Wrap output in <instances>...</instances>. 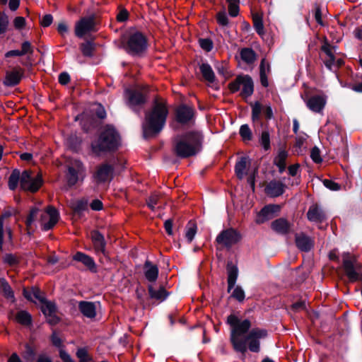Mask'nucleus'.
<instances>
[{"mask_svg":"<svg viewBox=\"0 0 362 362\" xmlns=\"http://www.w3.org/2000/svg\"><path fill=\"white\" fill-rule=\"evenodd\" d=\"M227 322L231 327L230 340L235 351L244 354L247 351V344L252 352L257 353L260 351L259 341L267 337L266 329L258 327L252 329L243 337V335L251 327V322L249 320L240 321L237 316L230 315L227 318Z\"/></svg>","mask_w":362,"mask_h":362,"instance_id":"f257e3e1","label":"nucleus"},{"mask_svg":"<svg viewBox=\"0 0 362 362\" xmlns=\"http://www.w3.org/2000/svg\"><path fill=\"white\" fill-rule=\"evenodd\" d=\"M168 115V110L165 103L156 100L151 110L146 114L145 122L143 124L144 136L158 134L165 124Z\"/></svg>","mask_w":362,"mask_h":362,"instance_id":"f03ea898","label":"nucleus"},{"mask_svg":"<svg viewBox=\"0 0 362 362\" xmlns=\"http://www.w3.org/2000/svg\"><path fill=\"white\" fill-rule=\"evenodd\" d=\"M168 115V110L165 103L156 100L151 110L146 114L145 122L143 124L144 136L158 134L165 124Z\"/></svg>","mask_w":362,"mask_h":362,"instance_id":"7ed1b4c3","label":"nucleus"},{"mask_svg":"<svg viewBox=\"0 0 362 362\" xmlns=\"http://www.w3.org/2000/svg\"><path fill=\"white\" fill-rule=\"evenodd\" d=\"M202 134L197 131H191L177 136L174 139V151L180 158H188L196 155L201 148Z\"/></svg>","mask_w":362,"mask_h":362,"instance_id":"20e7f679","label":"nucleus"},{"mask_svg":"<svg viewBox=\"0 0 362 362\" xmlns=\"http://www.w3.org/2000/svg\"><path fill=\"white\" fill-rule=\"evenodd\" d=\"M119 135L114 127L107 125L101 129L98 139L92 144V148L95 153L114 151L119 146Z\"/></svg>","mask_w":362,"mask_h":362,"instance_id":"39448f33","label":"nucleus"},{"mask_svg":"<svg viewBox=\"0 0 362 362\" xmlns=\"http://www.w3.org/2000/svg\"><path fill=\"white\" fill-rule=\"evenodd\" d=\"M123 48L130 55L141 56L147 48L146 37L139 32H135L123 43Z\"/></svg>","mask_w":362,"mask_h":362,"instance_id":"423d86ee","label":"nucleus"},{"mask_svg":"<svg viewBox=\"0 0 362 362\" xmlns=\"http://www.w3.org/2000/svg\"><path fill=\"white\" fill-rule=\"evenodd\" d=\"M85 176L86 170L83 163L78 160L71 161L66 174V189L74 186L78 181H83Z\"/></svg>","mask_w":362,"mask_h":362,"instance_id":"0eeeda50","label":"nucleus"},{"mask_svg":"<svg viewBox=\"0 0 362 362\" xmlns=\"http://www.w3.org/2000/svg\"><path fill=\"white\" fill-rule=\"evenodd\" d=\"M242 87L241 95L243 97L250 96L254 92V83L248 75L238 76L235 81L229 83V89L235 93Z\"/></svg>","mask_w":362,"mask_h":362,"instance_id":"6e6552de","label":"nucleus"},{"mask_svg":"<svg viewBox=\"0 0 362 362\" xmlns=\"http://www.w3.org/2000/svg\"><path fill=\"white\" fill-rule=\"evenodd\" d=\"M124 97L127 105L137 112L146 101L144 93L137 89H126Z\"/></svg>","mask_w":362,"mask_h":362,"instance_id":"1a4fd4ad","label":"nucleus"},{"mask_svg":"<svg viewBox=\"0 0 362 362\" xmlns=\"http://www.w3.org/2000/svg\"><path fill=\"white\" fill-rule=\"evenodd\" d=\"M42 178L40 174L35 177L32 175L30 170H24L21 174V189L31 192H37L42 185Z\"/></svg>","mask_w":362,"mask_h":362,"instance_id":"9d476101","label":"nucleus"},{"mask_svg":"<svg viewBox=\"0 0 362 362\" xmlns=\"http://www.w3.org/2000/svg\"><path fill=\"white\" fill-rule=\"evenodd\" d=\"M241 239L240 234L233 228H228L221 231L216 237V241L227 248H230Z\"/></svg>","mask_w":362,"mask_h":362,"instance_id":"9b49d317","label":"nucleus"},{"mask_svg":"<svg viewBox=\"0 0 362 362\" xmlns=\"http://www.w3.org/2000/svg\"><path fill=\"white\" fill-rule=\"evenodd\" d=\"M195 110L193 107L181 105L175 110V119L178 123L192 125L194 122Z\"/></svg>","mask_w":362,"mask_h":362,"instance_id":"f8f14e48","label":"nucleus"},{"mask_svg":"<svg viewBox=\"0 0 362 362\" xmlns=\"http://www.w3.org/2000/svg\"><path fill=\"white\" fill-rule=\"evenodd\" d=\"M59 220V212L53 206H48L47 210L40 214L41 227L43 230L52 228Z\"/></svg>","mask_w":362,"mask_h":362,"instance_id":"ddd939ff","label":"nucleus"},{"mask_svg":"<svg viewBox=\"0 0 362 362\" xmlns=\"http://www.w3.org/2000/svg\"><path fill=\"white\" fill-rule=\"evenodd\" d=\"M356 258L350 256L349 253L343 255V267L344 272L351 281L362 280V276L355 268Z\"/></svg>","mask_w":362,"mask_h":362,"instance_id":"4468645a","label":"nucleus"},{"mask_svg":"<svg viewBox=\"0 0 362 362\" xmlns=\"http://www.w3.org/2000/svg\"><path fill=\"white\" fill-rule=\"evenodd\" d=\"M94 16L81 18L75 25V35L78 37H83L86 33L94 31Z\"/></svg>","mask_w":362,"mask_h":362,"instance_id":"2eb2a0df","label":"nucleus"},{"mask_svg":"<svg viewBox=\"0 0 362 362\" xmlns=\"http://www.w3.org/2000/svg\"><path fill=\"white\" fill-rule=\"evenodd\" d=\"M114 169L108 164H102L96 168L93 174V180L97 184L110 181L113 177Z\"/></svg>","mask_w":362,"mask_h":362,"instance_id":"dca6fc26","label":"nucleus"},{"mask_svg":"<svg viewBox=\"0 0 362 362\" xmlns=\"http://www.w3.org/2000/svg\"><path fill=\"white\" fill-rule=\"evenodd\" d=\"M279 211L280 206L279 205L270 204L265 206L257 214L255 221L257 224H262L273 218Z\"/></svg>","mask_w":362,"mask_h":362,"instance_id":"f3484780","label":"nucleus"},{"mask_svg":"<svg viewBox=\"0 0 362 362\" xmlns=\"http://www.w3.org/2000/svg\"><path fill=\"white\" fill-rule=\"evenodd\" d=\"M252 107V119L253 122H258L260 119V115L264 113L267 119L273 117V112L271 106H263L259 102L257 101L251 104Z\"/></svg>","mask_w":362,"mask_h":362,"instance_id":"a211bd4d","label":"nucleus"},{"mask_svg":"<svg viewBox=\"0 0 362 362\" xmlns=\"http://www.w3.org/2000/svg\"><path fill=\"white\" fill-rule=\"evenodd\" d=\"M307 217L311 222L322 223L327 218V215L320 206L313 204L307 212Z\"/></svg>","mask_w":362,"mask_h":362,"instance_id":"6ab92c4d","label":"nucleus"},{"mask_svg":"<svg viewBox=\"0 0 362 362\" xmlns=\"http://www.w3.org/2000/svg\"><path fill=\"white\" fill-rule=\"evenodd\" d=\"M295 241L297 247L303 252L310 251L314 246V240L303 233L296 234Z\"/></svg>","mask_w":362,"mask_h":362,"instance_id":"aec40b11","label":"nucleus"},{"mask_svg":"<svg viewBox=\"0 0 362 362\" xmlns=\"http://www.w3.org/2000/svg\"><path fill=\"white\" fill-rule=\"evenodd\" d=\"M326 98L322 95H313L306 100L307 107L313 112L319 113L325 107Z\"/></svg>","mask_w":362,"mask_h":362,"instance_id":"412c9836","label":"nucleus"},{"mask_svg":"<svg viewBox=\"0 0 362 362\" xmlns=\"http://www.w3.org/2000/svg\"><path fill=\"white\" fill-rule=\"evenodd\" d=\"M99 302L80 301L78 309L86 317L93 319L96 316V305Z\"/></svg>","mask_w":362,"mask_h":362,"instance_id":"4be33fe9","label":"nucleus"},{"mask_svg":"<svg viewBox=\"0 0 362 362\" xmlns=\"http://www.w3.org/2000/svg\"><path fill=\"white\" fill-rule=\"evenodd\" d=\"M73 259L79 262H81L87 269L93 272H97V266L94 259L81 252H77L73 257Z\"/></svg>","mask_w":362,"mask_h":362,"instance_id":"5701e85b","label":"nucleus"},{"mask_svg":"<svg viewBox=\"0 0 362 362\" xmlns=\"http://www.w3.org/2000/svg\"><path fill=\"white\" fill-rule=\"evenodd\" d=\"M286 185L280 181L272 180L265 187L266 193L270 197H276L284 192Z\"/></svg>","mask_w":362,"mask_h":362,"instance_id":"b1692460","label":"nucleus"},{"mask_svg":"<svg viewBox=\"0 0 362 362\" xmlns=\"http://www.w3.org/2000/svg\"><path fill=\"white\" fill-rule=\"evenodd\" d=\"M271 228L276 233L285 235L289 233L291 224L286 219L280 218L272 222Z\"/></svg>","mask_w":362,"mask_h":362,"instance_id":"393cba45","label":"nucleus"},{"mask_svg":"<svg viewBox=\"0 0 362 362\" xmlns=\"http://www.w3.org/2000/svg\"><path fill=\"white\" fill-rule=\"evenodd\" d=\"M250 165V160L248 157L243 156L236 162L235 172L237 177L242 180L247 175L248 168Z\"/></svg>","mask_w":362,"mask_h":362,"instance_id":"a878e982","label":"nucleus"},{"mask_svg":"<svg viewBox=\"0 0 362 362\" xmlns=\"http://www.w3.org/2000/svg\"><path fill=\"white\" fill-rule=\"evenodd\" d=\"M91 239L97 252L105 254L106 243L104 236L98 230L91 232Z\"/></svg>","mask_w":362,"mask_h":362,"instance_id":"bb28decb","label":"nucleus"},{"mask_svg":"<svg viewBox=\"0 0 362 362\" xmlns=\"http://www.w3.org/2000/svg\"><path fill=\"white\" fill-rule=\"evenodd\" d=\"M144 269L145 277L148 281L154 282L157 280L158 268L156 265L153 264L150 261H146Z\"/></svg>","mask_w":362,"mask_h":362,"instance_id":"cd10ccee","label":"nucleus"},{"mask_svg":"<svg viewBox=\"0 0 362 362\" xmlns=\"http://www.w3.org/2000/svg\"><path fill=\"white\" fill-rule=\"evenodd\" d=\"M22 76L23 71L21 69L7 72L4 83L6 86H14L20 82Z\"/></svg>","mask_w":362,"mask_h":362,"instance_id":"c85d7f7f","label":"nucleus"},{"mask_svg":"<svg viewBox=\"0 0 362 362\" xmlns=\"http://www.w3.org/2000/svg\"><path fill=\"white\" fill-rule=\"evenodd\" d=\"M227 272H228V291L230 292L232 288H234L238 275V267L234 265L232 262H228L227 264Z\"/></svg>","mask_w":362,"mask_h":362,"instance_id":"c756f323","label":"nucleus"},{"mask_svg":"<svg viewBox=\"0 0 362 362\" xmlns=\"http://www.w3.org/2000/svg\"><path fill=\"white\" fill-rule=\"evenodd\" d=\"M199 69L205 81L209 83H214L215 81L216 76L214 72L209 64H202L199 66Z\"/></svg>","mask_w":362,"mask_h":362,"instance_id":"7c9ffc66","label":"nucleus"},{"mask_svg":"<svg viewBox=\"0 0 362 362\" xmlns=\"http://www.w3.org/2000/svg\"><path fill=\"white\" fill-rule=\"evenodd\" d=\"M288 157V153L284 149H280L277 156L274 158V163L279 168V173H283L286 169V160Z\"/></svg>","mask_w":362,"mask_h":362,"instance_id":"2f4dec72","label":"nucleus"},{"mask_svg":"<svg viewBox=\"0 0 362 362\" xmlns=\"http://www.w3.org/2000/svg\"><path fill=\"white\" fill-rule=\"evenodd\" d=\"M21 174L22 173H21V171L18 169H14L12 171L8 181V186L9 189L13 191L17 188L18 184H21Z\"/></svg>","mask_w":362,"mask_h":362,"instance_id":"473e14b6","label":"nucleus"},{"mask_svg":"<svg viewBox=\"0 0 362 362\" xmlns=\"http://www.w3.org/2000/svg\"><path fill=\"white\" fill-rule=\"evenodd\" d=\"M148 292H149L150 297L151 298H153V299H156V300H158L160 301L164 300L168 295L163 287H160L158 290H156L153 288V287L152 286H148Z\"/></svg>","mask_w":362,"mask_h":362,"instance_id":"72a5a7b5","label":"nucleus"},{"mask_svg":"<svg viewBox=\"0 0 362 362\" xmlns=\"http://www.w3.org/2000/svg\"><path fill=\"white\" fill-rule=\"evenodd\" d=\"M15 319L18 323L25 326L30 325L32 321L31 315L25 310L18 312Z\"/></svg>","mask_w":362,"mask_h":362,"instance_id":"f704fd0d","label":"nucleus"},{"mask_svg":"<svg viewBox=\"0 0 362 362\" xmlns=\"http://www.w3.org/2000/svg\"><path fill=\"white\" fill-rule=\"evenodd\" d=\"M240 57L247 64H252L256 59V54L250 48H243L240 52Z\"/></svg>","mask_w":362,"mask_h":362,"instance_id":"c9c22d12","label":"nucleus"},{"mask_svg":"<svg viewBox=\"0 0 362 362\" xmlns=\"http://www.w3.org/2000/svg\"><path fill=\"white\" fill-rule=\"evenodd\" d=\"M0 288L6 298L14 300L13 291L8 283L4 279H0Z\"/></svg>","mask_w":362,"mask_h":362,"instance_id":"e433bc0d","label":"nucleus"},{"mask_svg":"<svg viewBox=\"0 0 362 362\" xmlns=\"http://www.w3.org/2000/svg\"><path fill=\"white\" fill-rule=\"evenodd\" d=\"M42 303L41 310L45 315H50L52 313H56L57 308L54 303L45 300Z\"/></svg>","mask_w":362,"mask_h":362,"instance_id":"4c0bfd02","label":"nucleus"},{"mask_svg":"<svg viewBox=\"0 0 362 362\" xmlns=\"http://www.w3.org/2000/svg\"><path fill=\"white\" fill-rule=\"evenodd\" d=\"M3 262L11 267H13L19 263L20 257L15 254L7 253L3 257Z\"/></svg>","mask_w":362,"mask_h":362,"instance_id":"58836bf2","label":"nucleus"},{"mask_svg":"<svg viewBox=\"0 0 362 362\" xmlns=\"http://www.w3.org/2000/svg\"><path fill=\"white\" fill-rule=\"evenodd\" d=\"M228 4V11L231 17H236L239 13L240 0H226Z\"/></svg>","mask_w":362,"mask_h":362,"instance_id":"ea45409f","label":"nucleus"},{"mask_svg":"<svg viewBox=\"0 0 362 362\" xmlns=\"http://www.w3.org/2000/svg\"><path fill=\"white\" fill-rule=\"evenodd\" d=\"M197 233V226L193 222H189L186 227L185 237L191 243Z\"/></svg>","mask_w":362,"mask_h":362,"instance_id":"a19ab883","label":"nucleus"},{"mask_svg":"<svg viewBox=\"0 0 362 362\" xmlns=\"http://www.w3.org/2000/svg\"><path fill=\"white\" fill-rule=\"evenodd\" d=\"M216 21L221 27H227L229 25V19L225 9L221 11L216 14Z\"/></svg>","mask_w":362,"mask_h":362,"instance_id":"79ce46f5","label":"nucleus"},{"mask_svg":"<svg viewBox=\"0 0 362 362\" xmlns=\"http://www.w3.org/2000/svg\"><path fill=\"white\" fill-rule=\"evenodd\" d=\"M253 24H254V28H255V30L257 31V33L259 35H264V25H263L262 18L259 15H255L253 16Z\"/></svg>","mask_w":362,"mask_h":362,"instance_id":"37998d69","label":"nucleus"},{"mask_svg":"<svg viewBox=\"0 0 362 362\" xmlns=\"http://www.w3.org/2000/svg\"><path fill=\"white\" fill-rule=\"evenodd\" d=\"M93 43L89 41L81 45V50L83 54L86 57H91L93 55Z\"/></svg>","mask_w":362,"mask_h":362,"instance_id":"c03bdc74","label":"nucleus"},{"mask_svg":"<svg viewBox=\"0 0 362 362\" xmlns=\"http://www.w3.org/2000/svg\"><path fill=\"white\" fill-rule=\"evenodd\" d=\"M239 133L244 141L252 139V132L247 124H243L240 128Z\"/></svg>","mask_w":362,"mask_h":362,"instance_id":"a18cd8bd","label":"nucleus"},{"mask_svg":"<svg viewBox=\"0 0 362 362\" xmlns=\"http://www.w3.org/2000/svg\"><path fill=\"white\" fill-rule=\"evenodd\" d=\"M259 142L265 151H267L270 148V136L268 132H262Z\"/></svg>","mask_w":362,"mask_h":362,"instance_id":"49530a36","label":"nucleus"},{"mask_svg":"<svg viewBox=\"0 0 362 362\" xmlns=\"http://www.w3.org/2000/svg\"><path fill=\"white\" fill-rule=\"evenodd\" d=\"M71 207L75 212L80 213L87 208V202L84 200H78L71 204Z\"/></svg>","mask_w":362,"mask_h":362,"instance_id":"de8ad7c7","label":"nucleus"},{"mask_svg":"<svg viewBox=\"0 0 362 362\" xmlns=\"http://www.w3.org/2000/svg\"><path fill=\"white\" fill-rule=\"evenodd\" d=\"M245 296V292H244L243 289L239 286H237L236 287H235L231 293V297H233V298L236 299L237 300H238L240 302H242L244 300Z\"/></svg>","mask_w":362,"mask_h":362,"instance_id":"09e8293b","label":"nucleus"},{"mask_svg":"<svg viewBox=\"0 0 362 362\" xmlns=\"http://www.w3.org/2000/svg\"><path fill=\"white\" fill-rule=\"evenodd\" d=\"M8 25V17L0 12V35L6 32Z\"/></svg>","mask_w":362,"mask_h":362,"instance_id":"8fccbe9b","label":"nucleus"},{"mask_svg":"<svg viewBox=\"0 0 362 362\" xmlns=\"http://www.w3.org/2000/svg\"><path fill=\"white\" fill-rule=\"evenodd\" d=\"M200 47L206 52H210L213 49V42L209 38L199 40Z\"/></svg>","mask_w":362,"mask_h":362,"instance_id":"3c124183","label":"nucleus"},{"mask_svg":"<svg viewBox=\"0 0 362 362\" xmlns=\"http://www.w3.org/2000/svg\"><path fill=\"white\" fill-rule=\"evenodd\" d=\"M25 351L23 354V358L27 361L33 360L35 355L34 349L28 344L25 346Z\"/></svg>","mask_w":362,"mask_h":362,"instance_id":"603ef678","label":"nucleus"},{"mask_svg":"<svg viewBox=\"0 0 362 362\" xmlns=\"http://www.w3.org/2000/svg\"><path fill=\"white\" fill-rule=\"evenodd\" d=\"M39 209L36 207L33 208L26 220V225L28 227H30L33 222L35 221L36 217L38 214Z\"/></svg>","mask_w":362,"mask_h":362,"instance_id":"864d4df0","label":"nucleus"},{"mask_svg":"<svg viewBox=\"0 0 362 362\" xmlns=\"http://www.w3.org/2000/svg\"><path fill=\"white\" fill-rule=\"evenodd\" d=\"M76 356L78 358L80 362H88L90 361V357L88 354V352L86 349L83 348L78 349Z\"/></svg>","mask_w":362,"mask_h":362,"instance_id":"5fc2aeb1","label":"nucleus"},{"mask_svg":"<svg viewBox=\"0 0 362 362\" xmlns=\"http://www.w3.org/2000/svg\"><path fill=\"white\" fill-rule=\"evenodd\" d=\"M57 31L62 37H64L69 33V26L65 21H61L57 25Z\"/></svg>","mask_w":362,"mask_h":362,"instance_id":"6e6d98bb","label":"nucleus"},{"mask_svg":"<svg viewBox=\"0 0 362 362\" xmlns=\"http://www.w3.org/2000/svg\"><path fill=\"white\" fill-rule=\"evenodd\" d=\"M310 157L312 160L316 163H320L322 161V158L320 156V151L317 147L315 146L314 148H312Z\"/></svg>","mask_w":362,"mask_h":362,"instance_id":"4d7b16f0","label":"nucleus"},{"mask_svg":"<svg viewBox=\"0 0 362 362\" xmlns=\"http://www.w3.org/2000/svg\"><path fill=\"white\" fill-rule=\"evenodd\" d=\"M158 202L159 196L158 194H154L148 198L147 201V204L149 208L153 210L156 206L158 204Z\"/></svg>","mask_w":362,"mask_h":362,"instance_id":"13d9d810","label":"nucleus"},{"mask_svg":"<svg viewBox=\"0 0 362 362\" xmlns=\"http://www.w3.org/2000/svg\"><path fill=\"white\" fill-rule=\"evenodd\" d=\"M323 184L327 188H328L331 190L337 191V190L340 189V185L338 183L334 182L332 180H325L323 181Z\"/></svg>","mask_w":362,"mask_h":362,"instance_id":"bf43d9fd","label":"nucleus"},{"mask_svg":"<svg viewBox=\"0 0 362 362\" xmlns=\"http://www.w3.org/2000/svg\"><path fill=\"white\" fill-rule=\"evenodd\" d=\"M32 294L33 296V301L35 300H39L40 302H44L45 300V298L42 296V292L40 290L37 288H32Z\"/></svg>","mask_w":362,"mask_h":362,"instance_id":"052dcab7","label":"nucleus"},{"mask_svg":"<svg viewBox=\"0 0 362 362\" xmlns=\"http://www.w3.org/2000/svg\"><path fill=\"white\" fill-rule=\"evenodd\" d=\"M324 64L325 66L329 69L332 70V67L335 66V58L334 55H330L329 57H327L324 59Z\"/></svg>","mask_w":362,"mask_h":362,"instance_id":"680f3d73","label":"nucleus"},{"mask_svg":"<svg viewBox=\"0 0 362 362\" xmlns=\"http://www.w3.org/2000/svg\"><path fill=\"white\" fill-rule=\"evenodd\" d=\"M21 52L23 55L28 54V53H33V48L31 46V44L28 41H25L22 43L21 45Z\"/></svg>","mask_w":362,"mask_h":362,"instance_id":"e2e57ef3","label":"nucleus"},{"mask_svg":"<svg viewBox=\"0 0 362 362\" xmlns=\"http://www.w3.org/2000/svg\"><path fill=\"white\" fill-rule=\"evenodd\" d=\"M53 21V17L51 14H47L43 16L40 21L41 25L43 27L49 26Z\"/></svg>","mask_w":362,"mask_h":362,"instance_id":"0e129e2a","label":"nucleus"},{"mask_svg":"<svg viewBox=\"0 0 362 362\" xmlns=\"http://www.w3.org/2000/svg\"><path fill=\"white\" fill-rule=\"evenodd\" d=\"M25 20L23 17L18 16L16 17L13 21L14 27L16 29H21L25 26Z\"/></svg>","mask_w":362,"mask_h":362,"instance_id":"69168bd1","label":"nucleus"},{"mask_svg":"<svg viewBox=\"0 0 362 362\" xmlns=\"http://www.w3.org/2000/svg\"><path fill=\"white\" fill-rule=\"evenodd\" d=\"M59 356L64 362H74L71 356L64 349L59 350Z\"/></svg>","mask_w":362,"mask_h":362,"instance_id":"338daca9","label":"nucleus"},{"mask_svg":"<svg viewBox=\"0 0 362 362\" xmlns=\"http://www.w3.org/2000/svg\"><path fill=\"white\" fill-rule=\"evenodd\" d=\"M128 15H129L128 11L126 9L122 8L120 10L119 13L117 14V20L119 22H124L127 20Z\"/></svg>","mask_w":362,"mask_h":362,"instance_id":"774afa93","label":"nucleus"}]
</instances>
